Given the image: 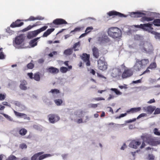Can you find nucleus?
Wrapping results in <instances>:
<instances>
[{"label":"nucleus","mask_w":160,"mask_h":160,"mask_svg":"<svg viewBox=\"0 0 160 160\" xmlns=\"http://www.w3.org/2000/svg\"><path fill=\"white\" fill-rule=\"evenodd\" d=\"M107 33L109 37L114 39H119L122 35L121 30L117 27L109 28L107 31Z\"/></svg>","instance_id":"obj_1"},{"label":"nucleus","mask_w":160,"mask_h":160,"mask_svg":"<svg viewBox=\"0 0 160 160\" xmlns=\"http://www.w3.org/2000/svg\"><path fill=\"white\" fill-rule=\"evenodd\" d=\"M140 46L141 50L143 52L149 53L153 51L152 46L148 42H142L140 44Z\"/></svg>","instance_id":"obj_2"},{"label":"nucleus","mask_w":160,"mask_h":160,"mask_svg":"<svg viewBox=\"0 0 160 160\" xmlns=\"http://www.w3.org/2000/svg\"><path fill=\"white\" fill-rule=\"evenodd\" d=\"M98 66L100 70L102 71H104L107 69L108 64L105 62L104 57H101L98 60Z\"/></svg>","instance_id":"obj_3"},{"label":"nucleus","mask_w":160,"mask_h":160,"mask_svg":"<svg viewBox=\"0 0 160 160\" xmlns=\"http://www.w3.org/2000/svg\"><path fill=\"white\" fill-rule=\"evenodd\" d=\"M152 24L148 23L144 24H140L139 25H135V27L141 28L144 31L150 32L153 29V28L152 27Z\"/></svg>","instance_id":"obj_4"},{"label":"nucleus","mask_w":160,"mask_h":160,"mask_svg":"<svg viewBox=\"0 0 160 160\" xmlns=\"http://www.w3.org/2000/svg\"><path fill=\"white\" fill-rule=\"evenodd\" d=\"M133 71L131 68H126L122 74V78H126L132 76Z\"/></svg>","instance_id":"obj_5"},{"label":"nucleus","mask_w":160,"mask_h":160,"mask_svg":"<svg viewBox=\"0 0 160 160\" xmlns=\"http://www.w3.org/2000/svg\"><path fill=\"white\" fill-rule=\"evenodd\" d=\"M121 75L122 72L119 68H115L112 69L111 75L113 78H119Z\"/></svg>","instance_id":"obj_6"},{"label":"nucleus","mask_w":160,"mask_h":160,"mask_svg":"<svg viewBox=\"0 0 160 160\" xmlns=\"http://www.w3.org/2000/svg\"><path fill=\"white\" fill-rule=\"evenodd\" d=\"M49 121L51 123H54L57 122L59 119V117L57 115L55 114H50L48 116Z\"/></svg>","instance_id":"obj_7"},{"label":"nucleus","mask_w":160,"mask_h":160,"mask_svg":"<svg viewBox=\"0 0 160 160\" xmlns=\"http://www.w3.org/2000/svg\"><path fill=\"white\" fill-rule=\"evenodd\" d=\"M24 38L22 35L16 37L14 41V44L16 45H21L23 43Z\"/></svg>","instance_id":"obj_8"},{"label":"nucleus","mask_w":160,"mask_h":160,"mask_svg":"<svg viewBox=\"0 0 160 160\" xmlns=\"http://www.w3.org/2000/svg\"><path fill=\"white\" fill-rule=\"evenodd\" d=\"M82 60L84 62L86 63V65L87 66H89L90 65V62L89 60L90 55L86 53H84L82 54L81 56Z\"/></svg>","instance_id":"obj_9"},{"label":"nucleus","mask_w":160,"mask_h":160,"mask_svg":"<svg viewBox=\"0 0 160 160\" xmlns=\"http://www.w3.org/2000/svg\"><path fill=\"white\" fill-rule=\"evenodd\" d=\"M107 14L109 16H116L121 18L127 17L126 15L115 11H110L107 13Z\"/></svg>","instance_id":"obj_10"},{"label":"nucleus","mask_w":160,"mask_h":160,"mask_svg":"<svg viewBox=\"0 0 160 160\" xmlns=\"http://www.w3.org/2000/svg\"><path fill=\"white\" fill-rule=\"evenodd\" d=\"M141 144V142L140 141L133 140L130 143L129 146L130 148L137 149Z\"/></svg>","instance_id":"obj_11"},{"label":"nucleus","mask_w":160,"mask_h":160,"mask_svg":"<svg viewBox=\"0 0 160 160\" xmlns=\"http://www.w3.org/2000/svg\"><path fill=\"white\" fill-rule=\"evenodd\" d=\"M52 23L55 25H60L62 24H67V22L64 19L62 18H57L54 20Z\"/></svg>","instance_id":"obj_12"},{"label":"nucleus","mask_w":160,"mask_h":160,"mask_svg":"<svg viewBox=\"0 0 160 160\" xmlns=\"http://www.w3.org/2000/svg\"><path fill=\"white\" fill-rule=\"evenodd\" d=\"M110 40L109 38L106 35L99 37L98 39V41L100 44L108 42L110 41Z\"/></svg>","instance_id":"obj_13"},{"label":"nucleus","mask_w":160,"mask_h":160,"mask_svg":"<svg viewBox=\"0 0 160 160\" xmlns=\"http://www.w3.org/2000/svg\"><path fill=\"white\" fill-rule=\"evenodd\" d=\"M24 23L21 22V20L18 19L15 22H13L10 25V27L12 28L20 27L23 25Z\"/></svg>","instance_id":"obj_14"},{"label":"nucleus","mask_w":160,"mask_h":160,"mask_svg":"<svg viewBox=\"0 0 160 160\" xmlns=\"http://www.w3.org/2000/svg\"><path fill=\"white\" fill-rule=\"evenodd\" d=\"M156 107L154 106H150L148 107H143V109L145 112L151 114L155 110Z\"/></svg>","instance_id":"obj_15"},{"label":"nucleus","mask_w":160,"mask_h":160,"mask_svg":"<svg viewBox=\"0 0 160 160\" xmlns=\"http://www.w3.org/2000/svg\"><path fill=\"white\" fill-rule=\"evenodd\" d=\"M147 142L149 144L152 146H156L160 143V141H155V139L152 138L151 137H149L148 139L147 140Z\"/></svg>","instance_id":"obj_16"},{"label":"nucleus","mask_w":160,"mask_h":160,"mask_svg":"<svg viewBox=\"0 0 160 160\" xmlns=\"http://www.w3.org/2000/svg\"><path fill=\"white\" fill-rule=\"evenodd\" d=\"M48 28L47 26H44L41 28L37 30L32 31L33 33L34 37H36L39 33L46 30Z\"/></svg>","instance_id":"obj_17"},{"label":"nucleus","mask_w":160,"mask_h":160,"mask_svg":"<svg viewBox=\"0 0 160 160\" xmlns=\"http://www.w3.org/2000/svg\"><path fill=\"white\" fill-rule=\"evenodd\" d=\"M157 67V64L156 62H153L151 63L149 66L147 68L146 70H145L142 74H144L147 73H149L150 72L149 69H153Z\"/></svg>","instance_id":"obj_18"},{"label":"nucleus","mask_w":160,"mask_h":160,"mask_svg":"<svg viewBox=\"0 0 160 160\" xmlns=\"http://www.w3.org/2000/svg\"><path fill=\"white\" fill-rule=\"evenodd\" d=\"M143 68L141 64L139 62L138 60H137L136 63L133 67L134 70L136 71H140Z\"/></svg>","instance_id":"obj_19"},{"label":"nucleus","mask_w":160,"mask_h":160,"mask_svg":"<svg viewBox=\"0 0 160 160\" xmlns=\"http://www.w3.org/2000/svg\"><path fill=\"white\" fill-rule=\"evenodd\" d=\"M92 52L94 57L96 58H98L99 56L98 49L96 47L94 46L92 48Z\"/></svg>","instance_id":"obj_20"},{"label":"nucleus","mask_w":160,"mask_h":160,"mask_svg":"<svg viewBox=\"0 0 160 160\" xmlns=\"http://www.w3.org/2000/svg\"><path fill=\"white\" fill-rule=\"evenodd\" d=\"M47 71L48 72L54 74L57 73L59 72V70L58 69L52 67L48 68Z\"/></svg>","instance_id":"obj_21"},{"label":"nucleus","mask_w":160,"mask_h":160,"mask_svg":"<svg viewBox=\"0 0 160 160\" xmlns=\"http://www.w3.org/2000/svg\"><path fill=\"white\" fill-rule=\"evenodd\" d=\"M138 60L143 68L146 67L149 63V60L148 59H144L141 60L138 59Z\"/></svg>","instance_id":"obj_22"},{"label":"nucleus","mask_w":160,"mask_h":160,"mask_svg":"<svg viewBox=\"0 0 160 160\" xmlns=\"http://www.w3.org/2000/svg\"><path fill=\"white\" fill-rule=\"evenodd\" d=\"M49 92H51L53 96L56 98L61 97L63 95V94L61 93L59 91H51Z\"/></svg>","instance_id":"obj_23"},{"label":"nucleus","mask_w":160,"mask_h":160,"mask_svg":"<svg viewBox=\"0 0 160 160\" xmlns=\"http://www.w3.org/2000/svg\"><path fill=\"white\" fill-rule=\"evenodd\" d=\"M21 83L19 87L22 90H26L27 89V82L26 80H23L20 81Z\"/></svg>","instance_id":"obj_24"},{"label":"nucleus","mask_w":160,"mask_h":160,"mask_svg":"<svg viewBox=\"0 0 160 160\" xmlns=\"http://www.w3.org/2000/svg\"><path fill=\"white\" fill-rule=\"evenodd\" d=\"M141 109V107L133 108L127 110L126 112L128 113H136L139 112Z\"/></svg>","instance_id":"obj_25"},{"label":"nucleus","mask_w":160,"mask_h":160,"mask_svg":"<svg viewBox=\"0 0 160 160\" xmlns=\"http://www.w3.org/2000/svg\"><path fill=\"white\" fill-rule=\"evenodd\" d=\"M83 28V27H76L73 30L71 31L70 32V35H71L74 34L77 32H79L80 31L82 30Z\"/></svg>","instance_id":"obj_26"},{"label":"nucleus","mask_w":160,"mask_h":160,"mask_svg":"<svg viewBox=\"0 0 160 160\" xmlns=\"http://www.w3.org/2000/svg\"><path fill=\"white\" fill-rule=\"evenodd\" d=\"M13 104L19 107L21 110H24L26 109L25 105L18 101H14Z\"/></svg>","instance_id":"obj_27"},{"label":"nucleus","mask_w":160,"mask_h":160,"mask_svg":"<svg viewBox=\"0 0 160 160\" xmlns=\"http://www.w3.org/2000/svg\"><path fill=\"white\" fill-rule=\"evenodd\" d=\"M54 28H50L48 29L46 32H45L43 35L42 37H47L48 35L50 34L54 30Z\"/></svg>","instance_id":"obj_28"},{"label":"nucleus","mask_w":160,"mask_h":160,"mask_svg":"<svg viewBox=\"0 0 160 160\" xmlns=\"http://www.w3.org/2000/svg\"><path fill=\"white\" fill-rule=\"evenodd\" d=\"M54 28H50L48 29L46 32H45L43 35L42 37H47L48 35L50 34L54 30Z\"/></svg>","instance_id":"obj_29"},{"label":"nucleus","mask_w":160,"mask_h":160,"mask_svg":"<svg viewBox=\"0 0 160 160\" xmlns=\"http://www.w3.org/2000/svg\"><path fill=\"white\" fill-rule=\"evenodd\" d=\"M54 28H50L48 29L46 32H45L43 35L42 37H47L48 35L50 34L54 30Z\"/></svg>","instance_id":"obj_30"},{"label":"nucleus","mask_w":160,"mask_h":160,"mask_svg":"<svg viewBox=\"0 0 160 160\" xmlns=\"http://www.w3.org/2000/svg\"><path fill=\"white\" fill-rule=\"evenodd\" d=\"M14 112L15 114L17 117L23 118L24 119H25L27 118V115L25 114L19 112L15 110H14Z\"/></svg>","instance_id":"obj_31"},{"label":"nucleus","mask_w":160,"mask_h":160,"mask_svg":"<svg viewBox=\"0 0 160 160\" xmlns=\"http://www.w3.org/2000/svg\"><path fill=\"white\" fill-rule=\"evenodd\" d=\"M44 18L41 16H38L36 17L31 16L28 19L29 21H34L36 20H42L44 19Z\"/></svg>","instance_id":"obj_32"},{"label":"nucleus","mask_w":160,"mask_h":160,"mask_svg":"<svg viewBox=\"0 0 160 160\" xmlns=\"http://www.w3.org/2000/svg\"><path fill=\"white\" fill-rule=\"evenodd\" d=\"M39 38H37L31 40L29 43L30 46L32 47L36 46L37 45V42L36 41Z\"/></svg>","instance_id":"obj_33"},{"label":"nucleus","mask_w":160,"mask_h":160,"mask_svg":"<svg viewBox=\"0 0 160 160\" xmlns=\"http://www.w3.org/2000/svg\"><path fill=\"white\" fill-rule=\"evenodd\" d=\"M73 49L72 48H68L65 50L64 54L67 56H69L71 55Z\"/></svg>","instance_id":"obj_34"},{"label":"nucleus","mask_w":160,"mask_h":160,"mask_svg":"<svg viewBox=\"0 0 160 160\" xmlns=\"http://www.w3.org/2000/svg\"><path fill=\"white\" fill-rule=\"evenodd\" d=\"M0 113L3 115V116L6 119H7L10 122H14L13 118L11 116L7 114L2 113L0 112Z\"/></svg>","instance_id":"obj_35"},{"label":"nucleus","mask_w":160,"mask_h":160,"mask_svg":"<svg viewBox=\"0 0 160 160\" xmlns=\"http://www.w3.org/2000/svg\"><path fill=\"white\" fill-rule=\"evenodd\" d=\"M80 46V42H77L75 43L73 45V47L72 48V49H74V50L75 51H77L79 50V49L78 48H79Z\"/></svg>","instance_id":"obj_36"},{"label":"nucleus","mask_w":160,"mask_h":160,"mask_svg":"<svg viewBox=\"0 0 160 160\" xmlns=\"http://www.w3.org/2000/svg\"><path fill=\"white\" fill-rule=\"evenodd\" d=\"M33 79L37 81H40V78L39 72H37L34 74Z\"/></svg>","instance_id":"obj_37"},{"label":"nucleus","mask_w":160,"mask_h":160,"mask_svg":"<svg viewBox=\"0 0 160 160\" xmlns=\"http://www.w3.org/2000/svg\"><path fill=\"white\" fill-rule=\"evenodd\" d=\"M43 152H40L34 155L31 158V160H39L38 157L39 155L42 154Z\"/></svg>","instance_id":"obj_38"},{"label":"nucleus","mask_w":160,"mask_h":160,"mask_svg":"<svg viewBox=\"0 0 160 160\" xmlns=\"http://www.w3.org/2000/svg\"><path fill=\"white\" fill-rule=\"evenodd\" d=\"M152 24L155 26H160V19H154L152 22Z\"/></svg>","instance_id":"obj_39"},{"label":"nucleus","mask_w":160,"mask_h":160,"mask_svg":"<svg viewBox=\"0 0 160 160\" xmlns=\"http://www.w3.org/2000/svg\"><path fill=\"white\" fill-rule=\"evenodd\" d=\"M51 156V155L49 154H43L42 155H39L38 157L39 160H42L47 157H49Z\"/></svg>","instance_id":"obj_40"},{"label":"nucleus","mask_w":160,"mask_h":160,"mask_svg":"<svg viewBox=\"0 0 160 160\" xmlns=\"http://www.w3.org/2000/svg\"><path fill=\"white\" fill-rule=\"evenodd\" d=\"M37 25V24H33L32 26L31 25H29L27 28H25L23 29L22 30V31L23 32H26L27 31H28L31 29L32 28H33L35 26H36Z\"/></svg>","instance_id":"obj_41"},{"label":"nucleus","mask_w":160,"mask_h":160,"mask_svg":"<svg viewBox=\"0 0 160 160\" xmlns=\"http://www.w3.org/2000/svg\"><path fill=\"white\" fill-rule=\"evenodd\" d=\"M27 132V131L25 128H22L19 130V133L22 136L25 135Z\"/></svg>","instance_id":"obj_42"},{"label":"nucleus","mask_w":160,"mask_h":160,"mask_svg":"<svg viewBox=\"0 0 160 160\" xmlns=\"http://www.w3.org/2000/svg\"><path fill=\"white\" fill-rule=\"evenodd\" d=\"M54 102L57 106L61 105L62 102V100L61 99H55L54 100Z\"/></svg>","instance_id":"obj_43"},{"label":"nucleus","mask_w":160,"mask_h":160,"mask_svg":"<svg viewBox=\"0 0 160 160\" xmlns=\"http://www.w3.org/2000/svg\"><path fill=\"white\" fill-rule=\"evenodd\" d=\"M33 61L32 60L30 63H29L27 65V67L28 69H32L34 67V64L32 63V62Z\"/></svg>","instance_id":"obj_44"},{"label":"nucleus","mask_w":160,"mask_h":160,"mask_svg":"<svg viewBox=\"0 0 160 160\" xmlns=\"http://www.w3.org/2000/svg\"><path fill=\"white\" fill-rule=\"evenodd\" d=\"M6 160H18V158H17L13 155H11Z\"/></svg>","instance_id":"obj_45"},{"label":"nucleus","mask_w":160,"mask_h":160,"mask_svg":"<svg viewBox=\"0 0 160 160\" xmlns=\"http://www.w3.org/2000/svg\"><path fill=\"white\" fill-rule=\"evenodd\" d=\"M33 128L39 131H42V127L41 126H39L37 125H34L33 126Z\"/></svg>","instance_id":"obj_46"},{"label":"nucleus","mask_w":160,"mask_h":160,"mask_svg":"<svg viewBox=\"0 0 160 160\" xmlns=\"http://www.w3.org/2000/svg\"><path fill=\"white\" fill-rule=\"evenodd\" d=\"M60 70L62 72L65 73L68 71V69L66 67H62L60 68Z\"/></svg>","instance_id":"obj_47"},{"label":"nucleus","mask_w":160,"mask_h":160,"mask_svg":"<svg viewBox=\"0 0 160 160\" xmlns=\"http://www.w3.org/2000/svg\"><path fill=\"white\" fill-rule=\"evenodd\" d=\"M98 104L90 103L88 105L89 108H95L98 107Z\"/></svg>","instance_id":"obj_48"},{"label":"nucleus","mask_w":160,"mask_h":160,"mask_svg":"<svg viewBox=\"0 0 160 160\" xmlns=\"http://www.w3.org/2000/svg\"><path fill=\"white\" fill-rule=\"evenodd\" d=\"M32 32H29L27 35V38L28 39H31L34 37Z\"/></svg>","instance_id":"obj_49"},{"label":"nucleus","mask_w":160,"mask_h":160,"mask_svg":"<svg viewBox=\"0 0 160 160\" xmlns=\"http://www.w3.org/2000/svg\"><path fill=\"white\" fill-rule=\"evenodd\" d=\"M19 147L22 149H26L27 148V146L26 144L22 143L19 145Z\"/></svg>","instance_id":"obj_50"},{"label":"nucleus","mask_w":160,"mask_h":160,"mask_svg":"<svg viewBox=\"0 0 160 160\" xmlns=\"http://www.w3.org/2000/svg\"><path fill=\"white\" fill-rule=\"evenodd\" d=\"M155 157L152 154H149L147 158L148 160H153L154 159Z\"/></svg>","instance_id":"obj_51"},{"label":"nucleus","mask_w":160,"mask_h":160,"mask_svg":"<svg viewBox=\"0 0 160 160\" xmlns=\"http://www.w3.org/2000/svg\"><path fill=\"white\" fill-rule=\"evenodd\" d=\"M153 132L155 134L158 135H160V132L159 131L158 129L157 128H155L153 130Z\"/></svg>","instance_id":"obj_52"},{"label":"nucleus","mask_w":160,"mask_h":160,"mask_svg":"<svg viewBox=\"0 0 160 160\" xmlns=\"http://www.w3.org/2000/svg\"><path fill=\"white\" fill-rule=\"evenodd\" d=\"M6 98V94H0V100L2 101L5 99Z\"/></svg>","instance_id":"obj_53"},{"label":"nucleus","mask_w":160,"mask_h":160,"mask_svg":"<svg viewBox=\"0 0 160 160\" xmlns=\"http://www.w3.org/2000/svg\"><path fill=\"white\" fill-rule=\"evenodd\" d=\"M6 32L10 34H12L13 33V31H12L10 28L9 27H8L7 29H6Z\"/></svg>","instance_id":"obj_54"},{"label":"nucleus","mask_w":160,"mask_h":160,"mask_svg":"<svg viewBox=\"0 0 160 160\" xmlns=\"http://www.w3.org/2000/svg\"><path fill=\"white\" fill-rule=\"evenodd\" d=\"M93 29V28L92 27H88L85 30V32H86V33H88L90 32L91 30H92Z\"/></svg>","instance_id":"obj_55"},{"label":"nucleus","mask_w":160,"mask_h":160,"mask_svg":"<svg viewBox=\"0 0 160 160\" xmlns=\"http://www.w3.org/2000/svg\"><path fill=\"white\" fill-rule=\"evenodd\" d=\"M154 114H158L160 113V108H155V111L154 113Z\"/></svg>","instance_id":"obj_56"},{"label":"nucleus","mask_w":160,"mask_h":160,"mask_svg":"<svg viewBox=\"0 0 160 160\" xmlns=\"http://www.w3.org/2000/svg\"><path fill=\"white\" fill-rule=\"evenodd\" d=\"M146 115V114L145 113H142L140 114L137 118V119H138L140 118L145 116Z\"/></svg>","instance_id":"obj_57"},{"label":"nucleus","mask_w":160,"mask_h":160,"mask_svg":"<svg viewBox=\"0 0 160 160\" xmlns=\"http://www.w3.org/2000/svg\"><path fill=\"white\" fill-rule=\"evenodd\" d=\"M5 58V56L2 52H0V59H3Z\"/></svg>","instance_id":"obj_58"},{"label":"nucleus","mask_w":160,"mask_h":160,"mask_svg":"<svg viewBox=\"0 0 160 160\" xmlns=\"http://www.w3.org/2000/svg\"><path fill=\"white\" fill-rule=\"evenodd\" d=\"M133 13L134 14H136L139 15V16H138L139 17H140L142 16H141V15H145V14H144V13H142V12H133Z\"/></svg>","instance_id":"obj_59"},{"label":"nucleus","mask_w":160,"mask_h":160,"mask_svg":"<svg viewBox=\"0 0 160 160\" xmlns=\"http://www.w3.org/2000/svg\"><path fill=\"white\" fill-rule=\"evenodd\" d=\"M153 20V18L150 17H146V21L149 22L152 21Z\"/></svg>","instance_id":"obj_60"},{"label":"nucleus","mask_w":160,"mask_h":160,"mask_svg":"<svg viewBox=\"0 0 160 160\" xmlns=\"http://www.w3.org/2000/svg\"><path fill=\"white\" fill-rule=\"evenodd\" d=\"M136 118H133L132 119H130L126 121H125V122L127 123H131L132 122H135L136 120Z\"/></svg>","instance_id":"obj_61"},{"label":"nucleus","mask_w":160,"mask_h":160,"mask_svg":"<svg viewBox=\"0 0 160 160\" xmlns=\"http://www.w3.org/2000/svg\"><path fill=\"white\" fill-rule=\"evenodd\" d=\"M2 104L5 106H8L9 107H11V105L6 102H2Z\"/></svg>","instance_id":"obj_62"},{"label":"nucleus","mask_w":160,"mask_h":160,"mask_svg":"<svg viewBox=\"0 0 160 160\" xmlns=\"http://www.w3.org/2000/svg\"><path fill=\"white\" fill-rule=\"evenodd\" d=\"M114 92L118 95H121L122 94V93L120 91H112Z\"/></svg>","instance_id":"obj_63"},{"label":"nucleus","mask_w":160,"mask_h":160,"mask_svg":"<svg viewBox=\"0 0 160 160\" xmlns=\"http://www.w3.org/2000/svg\"><path fill=\"white\" fill-rule=\"evenodd\" d=\"M119 87L121 89H126L127 88V85L125 84H124V85L123 86H119Z\"/></svg>","instance_id":"obj_64"}]
</instances>
